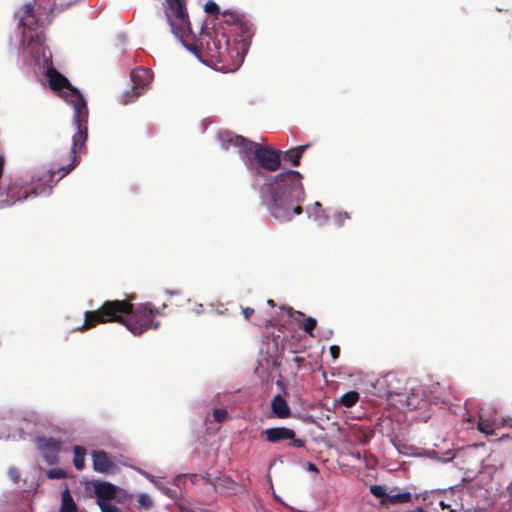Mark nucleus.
<instances>
[{"mask_svg": "<svg viewBox=\"0 0 512 512\" xmlns=\"http://www.w3.org/2000/svg\"><path fill=\"white\" fill-rule=\"evenodd\" d=\"M55 174L52 170L39 171L32 179L31 187L11 183L7 186L0 185V209H4L22 202L30 197L48 194L52 188V178Z\"/></svg>", "mask_w": 512, "mask_h": 512, "instance_id": "39448f33", "label": "nucleus"}, {"mask_svg": "<svg viewBox=\"0 0 512 512\" xmlns=\"http://www.w3.org/2000/svg\"><path fill=\"white\" fill-rule=\"evenodd\" d=\"M3 170H4V158L0 157V178L3 175Z\"/></svg>", "mask_w": 512, "mask_h": 512, "instance_id": "c9c22d12", "label": "nucleus"}, {"mask_svg": "<svg viewBox=\"0 0 512 512\" xmlns=\"http://www.w3.org/2000/svg\"><path fill=\"white\" fill-rule=\"evenodd\" d=\"M228 413L223 408H218L213 411V417L215 421L221 423L224 422L227 419Z\"/></svg>", "mask_w": 512, "mask_h": 512, "instance_id": "bb28decb", "label": "nucleus"}, {"mask_svg": "<svg viewBox=\"0 0 512 512\" xmlns=\"http://www.w3.org/2000/svg\"><path fill=\"white\" fill-rule=\"evenodd\" d=\"M132 308V304L126 301H105L98 310L85 312L84 323L78 330L92 328L97 323L119 322L134 336H140L150 328L159 327V322L152 321L154 313H158V310L151 303L142 304L135 311Z\"/></svg>", "mask_w": 512, "mask_h": 512, "instance_id": "7ed1b4c3", "label": "nucleus"}, {"mask_svg": "<svg viewBox=\"0 0 512 512\" xmlns=\"http://www.w3.org/2000/svg\"><path fill=\"white\" fill-rule=\"evenodd\" d=\"M123 102H124V104H127V103H129V102H130V99L125 98V99L123 100Z\"/></svg>", "mask_w": 512, "mask_h": 512, "instance_id": "a19ab883", "label": "nucleus"}, {"mask_svg": "<svg viewBox=\"0 0 512 512\" xmlns=\"http://www.w3.org/2000/svg\"><path fill=\"white\" fill-rule=\"evenodd\" d=\"M271 410L274 416L280 419H286L290 416L291 410L286 400L280 395H276L271 400Z\"/></svg>", "mask_w": 512, "mask_h": 512, "instance_id": "2eb2a0df", "label": "nucleus"}, {"mask_svg": "<svg viewBox=\"0 0 512 512\" xmlns=\"http://www.w3.org/2000/svg\"><path fill=\"white\" fill-rule=\"evenodd\" d=\"M0 157H3L2 155H0Z\"/></svg>", "mask_w": 512, "mask_h": 512, "instance_id": "c03bdc74", "label": "nucleus"}, {"mask_svg": "<svg viewBox=\"0 0 512 512\" xmlns=\"http://www.w3.org/2000/svg\"><path fill=\"white\" fill-rule=\"evenodd\" d=\"M267 304H268V305H270V306H274V302H273V300H268V301H267Z\"/></svg>", "mask_w": 512, "mask_h": 512, "instance_id": "ea45409f", "label": "nucleus"}, {"mask_svg": "<svg viewBox=\"0 0 512 512\" xmlns=\"http://www.w3.org/2000/svg\"><path fill=\"white\" fill-rule=\"evenodd\" d=\"M86 450L82 446L73 447V464L77 470H82L85 466Z\"/></svg>", "mask_w": 512, "mask_h": 512, "instance_id": "412c9836", "label": "nucleus"}, {"mask_svg": "<svg viewBox=\"0 0 512 512\" xmlns=\"http://www.w3.org/2000/svg\"><path fill=\"white\" fill-rule=\"evenodd\" d=\"M137 502L140 508L144 510L151 509L153 502L151 497L146 493H141L138 495Z\"/></svg>", "mask_w": 512, "mask_h": 512, "instance_id": "b1692460", "label": "nucleus"}, {"mask_svg": "<svg viewBox=\"0 0 512 512\" xmlns=\"http://www.w3.org/2000/svg\"><path fill=\"white\" fill-rule=\"evenodd\" d=\"M357 459H360V454L357 453L356 455H354Z\"/></svg>", "mask_w": 512, "mask_h": 512, "instance_id": "79ce46f5", "label": "nucleus"}, {"mask_svg": "<svg viewBox=\"0 0 512 512\" xmlns=\"http://www.w3.org/2000/svg\"><path fill=\"white\" fill-rule=\"evenodd\" d=\"M330 354L332 356V358L335 360L339 357V353H340V348L337 346V345H332L330 346Z\"/></svg>", "mask_w": 512, "mask_h": 512, "instance_id": "473e14b6", "label": "nucleus"}, {"mask_svg": "<svg viewBox=\"0 0 512 512\" xmlns=\"http://www.w3.org/2000/svg\"><path fill=\"white\" fill-rule=\"evenodd\" d=\"M350 219L348 212H336L334 214V222L338 227H341L346 220Z\"/></svg>", "mask_w": 512, "mask_h": 512, "instance_id": "393cba45", "label": "nucleus"}, {"mask_svg": "<svg viewBox=\"0 0 512 512\" xmlns=\"http://www.w3.org/2000/svg\"><path fill=\"white\" fill-rule=\"evenodd\" d=\"M440 506L442 507V509L450 507V505L446 504L444 501H440Z\"/></svg>", "mask_w": 512, "mask_h": 512, "instance_id": "e433bc0d", "label": "nucleus"}, {"mask_svg": "<svg viewBox=\"0 0 512 512\" xmlns=\"http://www.w3.org/2000/svg\"><path fill=\"white\" fill-rule=\"evenodd\" d=\"M412 499V495L408 491H397L396 488L389 491L384 504L408 503Z\"/></svg>", "mask_w": 512, "mask_h": 512, "instance_id": "f3484780", "label": "nucleus"}, {"mask_svg": "<svg viewBox=\"0 0 512 512\" xmlns=\"http://www.w3.org/2000/svg\"><path fill=\"white\" fill-rule=\"evenodd\" d=\"M302 180L303 175L299 171L288 169L265 177L259 185L261 202L274 219L287 222L302 213L300 204L305 199Z\"/></svg>", "mask_w": 512, "mask_h": 512, "instance_id": "f03ea898", "label": "nucleus"}, {"mask_svg": "<svg viewBox=\"0 0 512 512\" xmlns=\"http://www.w3.org/2000/svg\"><path fill=\"white\" fill-rule=\"evenodd\" d=\"M217 139L223 149H237L244 166L252 175L253 185H259L263 172L272 173L281 167L282 153L270 146L247 140L231 131H220Z\"/></svg>", "mask_w": 512, "mask_h": 512, "instance_id": "20e7f679", "label": "nucleus"}, {"mask_svg": "<svg viewBox=\"0 0 512 512\" xmlns=\"http://www.w3.org/2000/svg\"><path fill=\"white\" fill-rule=\"evenodd\" d=\"M370 492L373 496L380 499V502L384 504V500L387 498L389 492L384 486L381 485H372L370 487Z\"/></svg>", "mask_w": 512, "mask_h": 512, "instance_id": "5701e85b", "label": "nucleus"}, {"mask_svg": "<svg viewBox=\"0 0 512 512\" xmlns=\"http://www.w3.org/2000/svg\"><path fill=\"white\" fill-rule=\"evenodd\" d=\"M164 12L172 34L176 39L200 61L205 62L198 55V47L194 43L190 20L185 8L184 0H166Z\"/></svg>", "mask_w": 512, "mask_h": 512, "instance_id": "423d86ee", "label": "nucleus"}, {"mask_svg": "<svg viewBox=\"0 0 512 512\" xmlns=\"http://www.w3.org/2000/svg\"><path fill=\"white\" fill-rule=\"evenodd\" d=\"M94 471L108 474L115 470V464L104 451H93L91 454Z\"/></svg>", "mask_w": 512, "mask_h": 512, "instance_id": "f8f14e48", "label": "nucleus"}, {"mask_svg": "<svg viewBox=\"0 0 512 512\" xmlns=\"http://www.w3.org/2000/svg\"><path fill=\"white\" fill-rule=\"evenodd\" d=\"M253 312H254V310L252 308H249V307L245 308L243 310L244 318L249 319V317L253 314Z\"/></svg>", "mask_w": 512, "mask_h": 512, "instance_id": "72a5a7b5", "label": "nucleus"}, {"mask_svg": "<svg viewBox=\"0 0 512 512\" xmlns=\"http://www.w3.org/2000/svg\"><path fill=\"white\" fill-rule=\"evenodd\" d=\"M418 512H424V511H423V509L419 508V509H418Z\"/></svg>", "mask_w": 512, "mask_h": 512, "instance_id": "37998d69", "label": "nucleus"}, {"mask_svg": "<svg viewBox=\"0 0 512 512\" xmlns=\"http://www.w3.org/2000/svg\"><path fill=\"white\" fill-rule=\"evenodd\" d=\"M307 147V145H302L285 151L283 153V160L291 163L293 166H299L300 158Z\"/></svg>", "mask_w": 512, "mask_h": 512, "instance_id": "a211bd4d", "label": "nucleus"}, {"mask_svg": "<svg viewBox=\"0 0 512 512\" xmlns=\"http://www.w3.org/2000/svg\"><path fill=\"white\" fill-rule=\"evenodd\" d=\"M504 425L503 421H498L495 418L487 417L484 412H480L479 420L477 423V429L479 432L485 435H492L496 428H499Z\"/></svg>", "mask_w": 512, "mask_h": 512, "instance_id": "ddd939ff", "label": "nucleus"}, {"mask_svg": "<svg viewBox=\"0 0 512 512\" xmlns=\"http://www.w3.org/2000/svg\"><path fill=\"white\" fill-rule=\"evenodd\" d=\"M206 50L211 59L222 63L227 71L237 69L244 60V52L237 47H230L229 40L224 33L215 31L207 34Z\"/></svg>", "mask_w": 512, "mask_h": 512, "instance_id": "0eeeda50", "label": "nucleus"}, {"mask_svg": "<svg viewBox=\"0 0 512 512\" xmlns=\"http://www.w3.org/2000/svg\"><path fill=\"white\" fill-rule=\"evenodd\" d=\"M54 5L55 0H48L45 5L42 4V0H36V9L27 3L22 6L15 16L19 17V25L23 27V42L28 41L25 51L27 61L34 67L35 72L46 76L50 88L57 91L61 98L74 110L73 126L76 132L72 137V159L68 166L61 168L63 175H67L79 162L80 150L85 145L88 137V108L83 95L53 67L52 54L49 49L44 47V36L39 28L44 25V15L49 21L48 13L52 11Z\"/></svg>", "mask_w": 512, "mask_h": 512, "instance_id": "f257e3e1", "label": "nucleus"}, {"mask_svg": "<svg viewBox=\"0 0 512 512\" xmlns=\"http://www.w3.org/2000/svg\"><path fill=\"white\" fill-rule=\"evenodd\" d=\"M101 509V512H118L117 511V508L112 505L111 502H102V503H99L98 505Z\"/></svg>", "mask_w": 512, "mask_h": 512, "instance_id": "c756f323", "label": "nucleus"}, {"mask_svg": "<svg viewBox=\"0 0 512 512\" xmlns=\"http://www.w3.org/2000/svg\"><path fill=\"white\" fill-rule=\"evenodd\" d=\"M204 10L208 14H214L219 11V6L213 1H208L204 6Z\"/></svg>", "mask_w": 512, "mask_h": 512, "instance_id": "c85d7f7f", "label": "nucleus"}, {"mask_svg": "<svg viewBox=\"0 0 512 512\" xmlns=\"http://www.w3.org/2000/svg\"><path fill=\"white\" fill-rule=\"evenodd\" d=\"M306 212L308 217L320 226L326 224L329 219L325 210L322 208L321 203L318 201L307 207Z\"/></svg>", "mask_w": 512, "mask_h": 512, "instance_id": "dca6fc26", "label": "nucleus"}, {"mask_svg": "<svg viewBox=\"0 0 512 512\" xmlns=\"http://www.w3.org/2000/svg\"><path fill=\"white\" fill-rule=\"evenodd\" d=\"M60 446L61 442L52 437H41L37 439V447L49 464H53L57 461Z\"/></svg>", "mask_w": 512, "mask_h": 512, "instance_id": "1a4fd4ad", "label": "nucleus"}, {"mask_svg": "<svg viewBox=\"0 0 512 512\" xmlns=\"http://www.w3.org/2000/svg\"><path fill=\"white\" fill-rule=\"evenodd\" d=\"M266 440L270 443H278L282 440H290V445L296 448H302L305 442L296 438L294 430L287 427H273L263 431Z\"/></svg>", "mask_w": 512, "mask_h": 512, "instance_id": "6e6552de", "label": "nucleus"}, {"mask_svg": "<svg viewBox=\"0 0 512 512\" xmlns=\"http://www.w3.org/2000/svg\"><path fill=\"white\" fill-rule=\"evenodd\" d=\"M25 420H29L34 422V424H38L40 421V415L34 411H30L26 413V416L24 417Z\"/></svg>", "mask_w": 512, "mask_h": 512, "instance_id": "7c9ffc66", "label": "nucleus"}, {"mask_svg": "<svg viewBox=\"0 0 512 512\" xmlns=\"http://www.w3.org/2000/svg\"><path fill=\"white\" fill-rule=\"evenodd\" d=\"M133 82L132 93L134 97L139 96L152 82L153 73L147 68H137L131 72Z\"/></svg>", "mask_w": 512, "mask_h": 512, "instance_id": "9d476101", "label": "nucleus"}, {"mask_svg": "<svg viewBox=\"0 0 512 512\" xmlns=\"http://www.w3.org/2000/svg\"><path fill=\"white\" fill-rule=\"evenodd\" d=\"M316 325H317V321L315 318H312V317L306 318L304 321L305 332L312 335V331L315 329Z\"/></svg>", "mask_w": 512, "mask_h": 512, "instance_id": "cd10ccee", "label": "nucleus"}, {"mask_svg": "<svg viewBox=\"0 0 512 512\" xmlns=\"http://www.w3.org/2000/svg\"><path fill=\"white\" fill-rule=\"evenodd\" d=\"M50 479H62L66 477V472L61 468H53L47 474Z\"/></svg>", "mask_w": 512, "mask_h": 512, "instance_id": "a878e982", "label": "nucleus"}, {"mask_svg": "<svg viewBox=\"0 0 512 512\" xmlns=\"http://www.w3.org/2000/svg\"><path fill=\"white\" fill-rule=\"evenodd\" d=\"M387 397L393 402V404H398L401 408H417L421 402V399L414 393H398L389 390L387 392Z\"/></svg>", "mask_w": 512, "mask_h": 512, "instance_id": "9b49d317", "label": "nucleus"}, {"mask_svg": "<svg viewBox=\"0 0 512 512\" xmlns=\"http://www.w3.org/2000/svg\"><path fill=\"white\" fill-rule=\"evenodd\" d=\"M307 468H308L309 471L318 472L317 467L313 463H311V462H308Z\"/></svg>", "mask_w": 512, "mask_h": 512, "instance_id": "f704fd0d", "label": "nucleus"}, {"mask_svg": "<svg viewBox=\"0 0 512 512\" xmlns=\"http://www.w3.org/2000/svg\"><path fill=\"white\" fill-rule=\"evenodd\" d=\"M224 21L228 24L237 25L241 27L245 32H248V23L245 22L244 18L236 12L226 10L223 12Z\"/></svg>", "mask_w": 512, "mask_h": 512, "instance_id": "6ab92c4d", "label": "nucleus"}, {"mask_svg": "<svg viewBox=\"0 0 512 512\" xmlns=\"http://www.w3.org/2000/svg\"><path fill=\"white\" fill-rule=\"evenodd\" d=\"M62 167H60L58 169V172H61V176L59 178H57V181H60V178H62L64 175H63V170H61Z\"/></svg>", "mask_w": 512, "mask_h": 512, "instance_id": "4c0bfd02", "label": "nucleus"}, {"mask_svg": "<svg viewBox=\"0 0 512 512\" xmlns=\"http://www.w3.org/2000/svg\"><path fill=\"white\" fill-rule=\"evenodd\" d=\"M8 476L13 483H17L19 481L20 474L16 468L11 467L8 470Z\"/></svg>", "mask_w": 512, "mask_h": 512, "instance_id": "2f4dec72", "label": "nucleus"}, {"mask_svg": "<svg viewBox=\"0 0 512 512\" xmlns=\"http://www.w3.org/2000/svg\"><path fill=\"white\" fill-rule=\"evenodd\" d=\"M358 400H359V393L356 391H349V392H346L345 394H343L340 397L338 402L340 404H342L344 407L350 408L353 405H355Z\"/></svg>", "mask_w": 512, "mask_h": 512, "instance_id": "4be33fe9", "label": "nucleus"}, {"mask_svg": "<svg viewBox=\"0 0 512 512\" xmlns=\"http://www.w3.org/2000/svg\"><path fill=\"white\" fill-rule=\"evenodd\" d=\"M60 512H77L76 504L68 488L62 492V503Z\"/></svg>", "mask_w": 512, "mask_h": 512, "instance_id": "aec40b11", "label": "nucleus"}, {"mask_svg": "<svg viewBox=\"0 0 512 512\" xmlns=\"http://www.w3.org/2000/svg\"><path fill=\"white\" fill-rule=\"evenodd\" d=\"M203 309V306L200 304L196 310L197 313H200Z\"/></svg>", "mask_w": 512, "mask_h": 512, "instance_id": "58836bf2", "label": "nucleus"}, {"mask_svg": "<svg viewBox=\"0 0 512 512\" xmlns=\"http://www.w3.org/2000/svg\"><path fill=\"white\" fill-rule=\"evenodd\" d=\"M95 495L97 497V504L104 502H111L116 496V487L109 482H102L95 486Z\"/></svg>", "mask_w": 512, "mask_h": 512, "instance_id": "4468645a", "label": "nucleus"}]
</instances>
